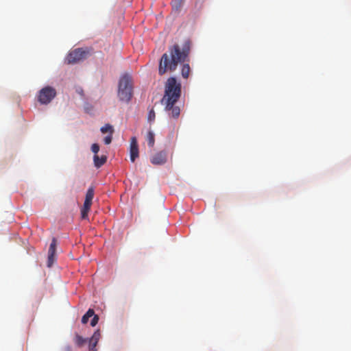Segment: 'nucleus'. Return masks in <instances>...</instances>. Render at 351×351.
Masks as SVG:
<instances>
[{"instance_id":"nucleus-16","label":"nucleus","mask_w":351,"mask_h":351,"mask_svg":"<svg viewBox=\"0 0 351 351\" xmlns=\"http://www.w3.org/2000/svg\"><path fill=\"white\" fill-rule=\"evenodd\" d=\"M100 130L104 134L109 132V134H112L114 132V129H113L112 126L108 123L106 124L105 125L101 127Z\"/></svg>"},{"instance_id":"nucleus-6","label":"nucleus","mask_w":351,"mask_h":351,"mask_svg":"<svg viewBox=\"0 0 351 351\" xmlns=\"http://www.w3.org/2000/svg\"><path fill=\"white\" fill-rule=\"evenodd\" d=\"M151 162L156 165H162L167 162V153L165 151L155 154L150 159Z\"/></svg>"},{"instance_id":"nucleus-4","label":"nucleus","mask_w":351,"mask_h":351,"mask_svg":"<svg viewBox=\"0 0 351 351\" xmlns=\"http://www.w3.org/2000/svg\"><path fill=\"white\" fill-rule=\"evenodd\" d=\"M54 88L47 86L39 90L37 95L38 101L41 104H49L56 96Z\"/></svg>"},{"instance_id":"nucleus-18","label":"nucleus","mask_w":351,"mask_h":351,"mask_svg":"<svg viewBox=\"0 0 351 351\" xmlns=\"http://www.w3.org/2000/svg\"><path fill=\"white\" fill-rule=\"evenodd\" d=\"M90 208H86V206H84L81 209V217L83 219H88V214L90 210Z\"/></svg>"},{"instance_id":"nucleus-2","label":"nucleus","mask_w":351,"mask_h":351,"mask_svg":"<svg viewBox=\"0 0 351 351\" xmlns=\"http://www.w3.org/2000/svg\"><path fill=\"white\" fill-rule=\"evenodd\" d=\"M181 84L177 82L176 77L168 78L165 84V93L160 102L171 118L177 119L180 114V108L176 104L181 96Z\"/></svg>"},{"instance_id":"nucleus-22","label":"nucleus","mask_w":351,"mask_h":351,"mask_svg":"<svg viewBox=\"0 0 351 351\" xmlns=\"http://www.w3.org/2000/svg\"><path fill=\"white\" fill-rule=\"evenodd\" d=\"M112 134H110L109 135L106 136L104 138V143L106 145H109L112 142Z\"/></svg>"},{"instance_id":"nucleus-10","label":"nucleus","mask_w":351,"mask_h":351,"mask_svg":"<svg viewBox=\"0 0 351 351\" xmlns=\"http://www.w3.org/2000/svg\"><path fill=\"white\" fill-rule=\"evenodd\" d=\"M106 160L107 157L106 156H101L99 157L98 155H94L93 156L94 165L97 168H99L104 165L106 162Z\"/></svg>"},{"instance_id":"nucleus-7","label":"nucleus","mask_w":351,"mask_h":351,"mask_svg":"<svg viewBox=\"0 0 351 351\" xmlns=\"http://www.w3.org/2000/svg\"><path fill=\"white\" fill-rule=\"evenodd\" d=\"M130 160L132 162H134L136 158L138 157V146L136 138L134 136L132 137L130 141Z\"/></svg>"},{"instance_id":"nucleus-17","label":"nucleus","mask_w":351,"mask_h":351,"mask_svg":"<svg viewBox=\"0 0 351 351\" xmlns=\"http://www.w3.org/2000/svg\"><path fill=\"white\" fill-rule=\"evenodd\" d=\"M93 197H94V188L91 186V187L88 188V189L86 191L85 199L93 201Z\"/></svg>"},{"instance_id":"nucleus-21","label":"nucleus","mask_w":351,"mask_h":351,"mask_svg":"<svg viewBox=\"0 0 351 351\" xmlns=\"http://www.w3.org/2000/svg\"><path fill=\"white\" fill-rule=\"evenodd\" d=\"M98 322H99V316L97 315L94 314L93 317L90 322V325L92 326H95L98 323Z\"/></svg>"},{"instance_id":"nucleus-3","label":"nucleus","mask_w":351,"mask_h":351,"mask_svg":"<svg viewBox=\"0 0 351 351\" xmlns=\"http://www.w3.org/2000/svg\"><path fill=\"white\" fill-rule=\"evenodd\" d=\"M133 95L132 80L128 74L123 75L119 80L118 97L121 101L128 103Z\"/></svg>"},{"instance_id":"nucleus-11","label":"nucleus","mask_w":351,"mask_h":351,"mask_svg":"<svg viewBox=\"0 0 351 351\" xmlns=\"http://www.w3.org/2000/svg\"><path fill=\"white\" fill-rule=\"evenodd\" d=\"M184 1L185 0H172L171 4L173 11L179 12L181 10Z\"/></svg>"},{"instance_id":"nucleus-13","label":"nucleus","mask_w":351,"mask_h":351,"mask_svg":"<svg viewBox=\"0 0 351 351\" xmlns=\"http://www.w3.org/2000/svg\"><path fill=\"white\" fill-rule=\"evenodd\" d=\"M146 141L149 147H153L155 143L154 134L152 131L149 130L146 136Z\"/></svg>"},{"instance_id":"nucleus-9","label":"nucleus","mask_w":351,"mask_h":351,"mask_svg":"<svg viewBox=\"0 0 351 351\" xmlns=\"http://www.w3.org/2000/svg\"><path fill=\"white\" fill-rule=\"evenodd\" d=\"M101 337V332L99 330H97L95 331L92 337L89 339V346L88 349L89 351H97L96 349V346Z\"/></svg>"},{"instance_id":"nucleus-23","label":"nucleus","mask_w":351,"mask_h":351,"mask_svg":"<svg viewBox=\"0 0 351 351\" xmlns=\"http://www.w3.org/2000/svg\"><path fill=\"white\" fill-rule=\"evenodd\" d=\"M91 205H92V201H90L88 199L84 200V205H83L84 206L90 208Z\"/></svg>"},{"instance_id":"nucleus-12","label":"nucleus","mask_w":351,"mask_h":351,"mask_svg":"<svg viewBox=\"0 0 351 351\" xmlns=\"http://www.w3.org/2000/svg\"><path fill=\"white\" fill-rule=\"evenodd\" d=\"M74 342L77 346L82 347L86 343L87 339L79 335H76L74 338Z\"/></svg>"},{"instance_id":"nucleus-15","label":"nucleus","mask_w":351,"mask_h":351,"mask_svg":"<svg viewBox=\"0 0 351 351\" xmlns=\"http://www.w3.org/2000/svg\"><path fill=\"white\" fill-rule=\"evenodd\" d=\"M190 70H191L190 66L188 64H183L182 68V71H181L182 76L184 78H186V79L188 78V77L189 75Z\"/></svg>"},{"instance_id":"nucleus-8","label":"nucleus","mask_w":351,"mask_h":351,"mask_svg":"<svg viewBox=\"0 0 351 351\" xmlns=\"http://www.w3.org/2000/svg\"><path fill=\"white\" fill-rule=\"evenodd\" d=\"M56 244L57 241L56 238H53L51 243L50 244L49 251H48V261H47V266L51 267L53 263V257L56 253Z\"/></svg>"},{"instance_id":"nucleus-20","label":"nucleus","mask_w":351,"mask_h":351,"mask_svg":"<svg viewBox=\"0 0 351 351\" xmlns=\"http://www.w3.org/2000/svg\"><path fill=\"white\" fill-rule=\"evenodd\" d=\"M155 117H156L155 112H154V109H152V110L149 112V114H148V120H149V121H154V120Z\"/></svg>"},{"instance_id":"nucleus-1","label":"nucleus","mask_w":351,"mask_h":351,"mask_svg":"<svg viewBox=\"0 0 351 351\" xmlns=\"http://www.w3.org/2000/svg\"><path fill=\"white\" fill-rule=\"evenodd\" d=\"M190 51V43L186 41L182 47L178 44L169 48V53H165L160 60L158 73L162 75L167 72L176 70L178 64L186 61Z\"/></svg>"},{"instance_id":"nucleus-5","label":"nucleus","mask_w":351,"mask_h":351,"mask_svg":"<svg viewBox=\"0 0 351 351\" xmlns=\"http://www.w3.org/2000/svg\"><path fill=\"white\" fill-rule=\"evenodd\" d=\"M86 51L82 48H77L67 55L65 61L69 64L78 63L86 58Z\"/></svg>"},{"instance_id":"nucleus-19","label":"nucleus","mask_w":351,"mask_h":351,"mask_svg":"<svg viewBox=\"0 0 351 351\" xmlns=\"http://www.w3.org/2000/svg\"><path fill=\"white\" fill-rule=\"evenodd\" d=\"M91 151L95 154V155H97V153L99 151V145L97 143H93L91 146Z\"/></svg>"},{"instance_id":"nucleus-14","label":"nucleus","mask_w":351,"mask_h":351,"mask_svg":"<svg viewBox=\"0 0 351 351\" xmlns=\"http://www.w3.org/2000/svg\"><path fill=\"white\" fill-rule=\"evenodd\" d=\"M94 315V310L89 308L88 311L83 315L82 318V323L85 324L88 322L90 317Z\"/></svg>"}]
</instances>
